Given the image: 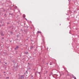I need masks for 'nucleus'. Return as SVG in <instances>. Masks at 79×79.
I'll use <instances>...</instances> for the list:
<instances>
[{
  "instance_id": "1",
  "label": "nucleus",
  "mask_w": 79,
  "mask_h": 79,
  "mask_svg": "<svg viewBox=\"0 0 79 79\" xmlns=\"http://www.w3.org/2000/svg\"><path fill=\"white\" fill-rule=\"evenodd\" d=\"M19 48L18 46H17L16 48H15V50H17L18 48Z\"/></svg>"
},
{
  "instance_id": "2",
  "label": "nucleus",
  "mask_w": 79,
  "mask_h": 79,
  "mask_svg": "<svg viewBox=\"0 0 79 79\" xmlns=\"http://www.w3.org/2000/svg\"><path fill=\"white\" fill-rule=\"evenodd\" d=\"M21 79H24V77L23 76H21Z\"/></svg>"
},
{
  "instance_id": "3",
  "label": "nucleus",
  "mask_w": 79,
  "mask_h": 79,
  "mask_svg": "<svg viewBox=\"0 0 79 79\" xmlns=\"http://www.w3.org/2000/svg\"><path fill=\"white\" fill-rule=\"evenodd\" d=\"M38 33H41V32H40V31H38Z\"/></svg>"
},
{
  "instance_id": "4",
  "label": "nucleus",
  "mask_w": 79,
  "mask_h": 79,
  "mask_svg": "<svg viewBox=\"0 0 79 79\" xmlns=\"http://www.w3.org/2000/svg\"><path fill=\"white\" fill-rule=\"evenodd\" d=\"M1 35H3V34H2H2H1Z\"/></svg>"
},
{
  "instance_id": "5",
  "label": "nucleus",
  "mask_w": 79,
  "mask_h": 79,
  "mask_svg": "<svg viewBox=\"0 0 79 79\" xmlns=\"http://www.w3.org/2000/svg\"><path fill=\"white\" fill-rule=\"evenodd\" d=\"M23 18H25V15H23Z\"/></svg>"
},
{
  "instance_id": "6",
  "label": "nucleus",
  "mask_w": 79,
  "mask_h": 79,
  "mask_svg": "<svg viewBox=\"0 0 79 79\" xmlns=\"http://www.w3.org/2000/svg\"><path fill=\"white\" fill-rule=\"evenodd\" d=\"M74 79H76V77H74Z\"/></svg>"
},
{
  "instance_id": "7",
  "label": "nucleus",
  "mask_w": 79,
  "mask_h": 79,
  "mask_svg": "<svg viewBox=\"0 0 79 79\" xmlns=\"http://www.w3.org/2000/svg\"><path fill=\"white\" fill-rule=\"evenodd\" d=\"M7 78H9V77H7Z\"/></svg>"
}]
</instances>
